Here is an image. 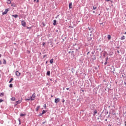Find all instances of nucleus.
Masks as SVG:
<instances>
[{
    "instance_id": "f257e3e1",
    "label": "nucleus",
    "mask_w": 126,
    "mask_h": 126,
    "mask_svg": "<svg viewBox=\"0 0 126 126\" xmlns=\"http://www.w3.org/2000/svg\"><path fill=\"white\" fill-rule=\"evenodd\" d=\"M35 98H36V94L34 93L30 98H26V101H34V100H35Z\"/></svg>"
},
{
    "instance_id": "f03ea898",
    "label": "nucleus",
    "mask_w": 126,
    "mask_h": 126,
    "mask_svg": "<svg viewBox=\"0 0 126 126\" xmlns=\"http://www.w3.org/2000/svg\"><path fill=\"white\" fill-rule=\"evenodd\" d=\"M10 9L9 8H7L5 9V10L2 12V15H4L5 14H6L7 13V12H8V11H9Z\"/></svg>"
},
{
    "instance_id": "7ed1b4c3",
    "label": "nucleus",
    "mask_w": 126,
    "mask_h": 126,
    "mask_svg": "<svg viewBox=\"0 0 126 126\" xmlns=\"http://www.w3.org/2000/svg\"><path fill=\"white\" fill-rule=\"evenodd\" d=\"M60 101H61V99H60V98H56L55 99V103L56 104H58L59 102H60Z\"/></svg>"
},
{
    "instance_id": "20e7f679",
    "label": "nucleus",
    "mask_w": 126,
    "mask_h": 126,
    "mask_svg": "<svg viewBox=\"0 0 126 126\" xmlns=\"http://www.w3.org/2000/svg\"><path fill=\"white\" fill-rule=\"evenodd\" d=\"M77 48L74 47V49H75L76 51H77V52H79V50H80V48H81L80 46H79V45L78 44H77Z\"/></svg>"
},
{
    "instance_id": "39448f33",
    "label": "nucleus",
    "mask_w": 126,
    "mask_h": 126,
    "mask_svg": "<svg viewBox=\"0 0 126 126\" xmlns=\"http://www.w3.org/2000/svg\"><path fill=\"white\" fill-rule=\"evenodd\" d=\"M21 23L22 26H23L24 27H25V26H26V22H25L24 21H22Z\"/></svg>"
},
{
    "instance_id": "423d86ee",
    "label": "nucleus",
    "mask_w": 126,
    "mask_h": 126,
    "mask_svg": "<svg viewBox=\"0 0 126 126\" xmlns=\"http://www.w3.org/2000/svg\"><path fill=\"white\" fill-rule=\"evenodd\" d=\"M95 107V104H92V105H91L90 108H91V110H94Z\"/></svg>"
},
{
    "instance_id": "0eeeda50",
    "label": "nucleus",
    "mask_w": 126,
    "mask_h": 126,
    "mask_svg": "<svg viewBox=\"0 0 126 126\" xmlns=\"http://www.w3.org/2000/svg\"><path fill=\"white\" fill-rule=\"evenodd\" d=\"M22 102V100H19L17 101L15 106H16L17 105H18V104H20V103H21Z\"/></svg>"
},
{
    "instance_id": "6e6552de",
    "label": "nucleus",
    "mask_w": 126,
    "mask_h": 126,
    "mask_svg": "<svg viewBox=\"0 0 126 126\" xmlns=\"http://www.w3.org/2000/svg\"><path fill=\"white\" fill-rule=\"evenodd\" d=\"M16 75L17 76H20V72H19L18 71H16Z\"/></svg>"
},
{
    "instance_id": "1a4fd4ad",
    "label": "nucleus",
    "mask_w": 126,
    "mask_h": 126,
    "mask_svg": "<svg viewBox=\"0 0 126 126\" xmlns=\"http://www.w3.org/2000/svg\"><path fill=\"white\" fill-rule=\"evenodd\" d=\"M69 8L70 9V8H72V3L70 2L69 3Z\"/></svg>"
},
{
    "instance_id": "9d476101",
    "label": "nucleus",
    "mask_w": 126,
    "mask_h": 126,
    "mask_svg": "<svg viewBox=\"0 0 126 126\" xmlns=\"http://www.w3.org/2000/svg\"><path fill=\"white\" fill-rule=\"evenodd\" d=\"M12 16L13 17H14L15 18H17V17H18V15L17 14L12 15Z\"/></svg>"
},
{
    "instance_id": "9b49d317",
    "label": "nucleus",
    "mask_w": 126,
    "mask_h": 126,
    "mask_svg": "<svg viewBox=\"0 0 126 126\" xmlns=\"http://www.w3.org/2000/svg\"><path fill=\"white\" fill-rule=\"evenodd\" d=\"M40 107H41V106H37V107L36 108V109H35V111H36V112H38V111H39V109H40Z\"/></svg>"
},
{
    "instance_id": "f8f14e48",
    "label": "nucleus",
    "mask_w": 126,
    "mask_h": 126,
    "mask_svg": "<svg viewBox=\"0 0 126 126\" xmlns=\"http://www.w3.org/2000/svg\"><path fill=\"white\" fill-rule=\"evenodd\" d=\"M53 25H57V20H54V21H53Z\"/></svg>"
},
{
    "instance_id": "ddd939ff",
    "label": "nucleus",
    "mask_w": 126,
    "mask_h": 126,
    "mask_svg": "<svg viewBox=\"0 0 126 126\" xmlns=\"http://www.w3.org/2000/svg\"><path fill=\"white\" fill-rule=\"evenodd\" d=\"M7 3L10 4L11 3V0H7Z\"/></svg>"
},
{
    "instance_id": "4468645a",
    "label": "nucleus",
    "mask_w": 126,
    "mask_h": 126,
    "mask_svg": "<svg viewBox=\"0 0 126 126\" xmlns=\"http://www.w3.org/2000/svg\"><path fill=\"white\" fill-rule=\"evenodd\" d=\"M89 28V30L90 31H91V33H92L93 32H92V31H93V28Z\"/></svg>"
},
{
    "instance_id": "2eb2a0df",
    "label": "nucleus",
    "mask_w": 126,
    "mask_h": 126,
    "mask_svg": "<svg viewBox=\"0 0 126 126\" xmlns=\"http://www.w3.org/2000/svg\"><path fill=\"white\" fill-rule=\"evenodd\" d=\"M3 64H6V61L5 60V59L3 60Z\"/></svg>"
},
{
    "instance_id": "dca6fc26",
    "label": "nucleus",
    "mask_w": 126,
    "mask_h": 126,
    "mask_svg": "<svg viewBox=\"0 0 126 126\" xmlns=\"http://www.w3.org/2000/svg\"><path fill=\"white\" fill-rule=\"evenodd\" d=\"M46 113H47V110H43L42 111V114L44 115V114H46Z\"/></svg>"
},
{
    "instance_id": "f3484780",
    "label": "nucleus",
    "mask_w": 126,
    "mask_h": 126,
    "mask_svg": "<svg viewBox=\"0 0 126 126\" xmlns=\"http://www.w3.org/2000/svg\"><path fill=\"white\" fill-rule=\"evenodd\" d=\"M51 74V72L50 71H48L47 72V75L48 76H50V75Z\"/></svg>"
},
{
    "instance_id": "a211bd4d",
    "label": "nucleus",
    "mask_w": 126,
    "mask_h": 126,
    "mask_svg": "<svg viewBox=\"0 0 126 126\" xmlns=\"http://www.w3.org/2000/svg\"><path fill=\"white\" fill-rule=\"evenodd\" d=\"M20 116V117H24V116H26V114L21 113Z\"/></svg>"
},
{
    "instance_id": "6ab92c4d",
    "label": "nucleus",
    "mask_w": 126,
    "mask_h": 126,
    "mask_svg": "<svg viewBox=\"0 0 126 126\" xmlns=\"http://www.w3.org/2000/svg\"><path fill=\"white\" fill-rule=\"evenodd\" d=\"M4 95V93H0V97L3 96Z\"/></svg>"
},
{
    "instance_id": "aec40b11",
    "label": "nucleus",
    "mask_w": 126,
    "mask_h": 126,
    "mask_svg": "<svg viewBox=\"0 0 126 126\" xmlns=\"http://www.w3.org/2000/svg\"><path fill=\"white\" fill-rule=\"evenodd\" d=\"M111 35L110 34H108L107 35V38L110 40L111 39Z\"/></svg>"
},
{
    "instance_id": "412c9836",
    "label": "nucleus",
    "mask_w": 126,
    "mask_h": 126,
    "mask_svg": "<svg viewBox=\"0 0 126 126\" xmlns=\"http://www.w3.org/2000/svg\"><path fill=\"white\" fill-rule=\"evenodd\" d=\"M121 40H125V39H126V37L123 35L122 37H121Z\"/></svg>"
},
{
    "instance_id": "4be33fe9",
    "label": "nucleus",
    "mask_w": 126,
    "mask_h": 126,
    "mask_svg": "<svg viewBox=\"0 0 126 126\" xmlns=\"http://www.w3.org/2000/svg\"><path fill=\"white\" fill-rule=\"evenodd\" d=\"M50 63H54V59H51L50 61Z\"/></svg>"
},
{
    "instance_id": "5701e85b",
    "label": "nucleus",
    "mask_w": 126,
    "mask_h": 126,
    "mask_svg": "<svg viewBox=\"0 0 126 126\" xmlns=\"http://www.w3.org/2000/svg\"><path fill=\"white\" fill-rule=\"evenodd\" d=\"M13 81V78H11L10 81H9V83H11V82H12Z\"/></svg>"
},
{
    "instance_id": "b1692460",
    "label": "nucleus",
    "mask_w": 126,
    "mask_h": 126,
    "mask_svg": "<svg viewBox=\"0 0 126 126\" xmlns=\"http://www.w3.org/2000/svg\"><path fill=\"white\" fill-rule=\"evenodd\" d=\"M11 100H12V101H15V97H12L11 98Z\"/></svg>"
},
{
    "instance_id": "393cba45",
    "label": "nucleus",
    "mask_w": 126,
    "mask_h": 126,
    "mask_svg": "<svg viewBox=\"0 0 126 126\" xmlns=\"http://www.w3.org/2000/svg\"><path fill=\"white\" fill-rule=\"evenodd\" d=\"M13 86V85L12 84H10L9 85L10 88H12Z\"/></svg>"
},
{
    "instance_id": "a878e982",
    "label": "nucleus",
    "mask_w": 126,
    "mask_h": 126,
    "mask_svg": "<svg viewBox=\"0 0 126 126\" xmlns=\"http://www.w3.org/2000/svg\"><path fill=\"white\" fill-rule=\"evenodd\" d=\"M94 114H97V110L95 109V110H94Z\"/></svg>"
},
{
    "instance_id": "bb28decb",
    "label": "nucleus",
    "mask_w": 126,
    "mask_h": 126,
    "mask_svg": "<svg viewBox=\"0 0 126 126\" xmlns=\"http://www.w3.org/2000/svg\"><path fill=\"white\" fill-rule=\"evenodd\" d=\"M18 121L19 122V125H21V122L20 121V119H18Z\"/></svg>"
},
{
    "instance_id": "cd10ccee",
    "label": "nucleus",
    "mask_w": 126,
    "mask_h": 126,
    "mask_svg": "<svg viewBox=\"0 0 126 126\" xmlns=\"http://www.w3.org/2000/svg\"><path fill=\"white\" fill-rule=\"evenodd\" d=\"M11 6H13V7H15V5H14V4H11Z\"/></svg>"
},
{
    "instance_id": "c85d7f7f",
    "label": "nucleus",
    "mask_w": 126,
    "mask_h": 126,
    "mask_svg": "<svg viewBox=\"0 0 126 126\" xmlns=\"http://www.w3.org/2000/svg\"><path fill=\"white\" fill-rule=\"evenodd\" d=\"M43 107L45 109H46V108L47 107V105H46V104H44Z\"/></svg>"
},
{
    "instance_id": "c756f323",
    "label": "nucleus",
    "mask_w": 126,
    "mask_h": 126,
    "mask_svg": "<svg viewBox=\"0 0 126 126\" xmlns=\"http://www.w3.org/2000/svg\"><path fill=\"white\" fill-rule=\"evenodd\" d=\"M96 8H97V7L93 6V9L94 10H95V9H96Z\"/></svg>"
},
{
    "instance_id": "7c9ffc66",
    "label": "nucleus",
    "mask_w": 126,
    "mask_h": 126,
    "mask_svg": "<svg viewBox=\"0 0 126 126\" xmlns=\"http://www.w3.org/2000/svg\"><path fill=\"white\" fill-rule=\"evenodd\" d=\"M43 115V113H40L39 114L38 116L39 117H40V116H42Z\"/></svg>"
},
{
    "instance_id": "2f4dec72",
    "label": "nucleus",
    "mask_w": 126,
    "mask_h": 126,
    "mask_svg": "<svg viewBox=\"0 0 126 126\" xmlns=\"http://www.w3.org/2000/svg\"><path fill=\"white\" fill-rule=\"evenodd\" d=\"M64 102H65L64 99H62V103H63Z\"/></svg>"
},
{
    "instance_id": "473e14b6",
    "label": "nucleus",
    "mask_w": 126,
    "mask_h": 126,
    "mask_svg": "<svg viewBox=\"0 0 126 126\" xmlns=\"http://www.w3.org/2000/svg\"><path fill=\"white\" fill-rule=\"evenodd\" d=\"M77 44L75 43L73 45V47H75V46H77Z\"/></svg>"
},
{
    "instance_id": "72a5a7b5",
    "label": "nucleus",
    "mask_w": 126,
    "mask_h": 126,
    "mask_svg": "<svg viewBox=\"0 0 126 126\" xmlns=\"http://www.w3.org/2000/svg\"><path fill=\"white\" fill-rule=\"evenodd\" d=\"M46 57H47V55H43V59H45V58H46Z\"/></svg>"
},
{
    "instance_id": "f704fd0d",
    "label": "nucleus",
    "mask_w": 126,
    "mask_h": 126,
    "mask_svg": "<svg viewBox=\"0 0 126 126\" xmlns=\"http://www.w3.org/2000/svg\"><path fill=\"white\" fill-rule=\"evenodd\" d=\"M107 63H108V62L106 61V62L104 63V65H106Z\"/></svg>"
},
{
    "instance_id": "c9c22d12",
    "label": "nucleus",
    "mask_w": 126,
    "mask_h": 126,
    "mask_svg": "<svg viewBox=\"0 0 126 126\" xmlns=\"http://www.w3.org/2000/svg\"><path fill=\"white\" fill-rule=\"evenodd\" d=\"M1 102H3V100H2V99H0V103H1Z\"/></svg>"
},
{
    "instance_id": "e433bc0d",
    "label": "nucleus",
    "mask_w": 126,
    "mask_h": 126,
    "mask_svg": "<svg viewBox=\"0 0 126 126\" xmlns=\"http://www.w3.org/2000/svg\"><path fill=\"white\" fill-rule=\"evenodd\" d=\"M105 56H106V54L103 53V57H104V58H105Z\"/></svg>"
},
{
    "instance_id": "4c0bfd02",
    "label": "nucleus",
    "mask_w": 126,
    "mask_h": 126,
    "mask_svg": "<svg viewBox=\"0 0 126 126\" xmlns=\"http://www.w3.org/2000/svg\"><path fill=\"white\" fill-rule=\"evenodd\" d=\"M112 114H113L114 116H115V115H116V113H115V112H113V113H112Z\"/></svg>"
},
{
    "instance_id": "58836bf2",
    "label": "nucleus",
    "mask_w": 126,
    "mask_h": 126,
    "mask_svg": "<svg viewBox=\"0 0 126 126\" xmlns=\"http://www.w3.org/2000/svg\"><path fill=\"white\" fill-rule=\"evenodd\" d=\"M105 61H106V62H108V57H107V58H106Z\"/></svg>"
},
{
    "instance_id": "ea45409f",
    "label": "nucleus",
    "mask_w": 126,
    "mask_h": 126,
    "mask_svg": "<svg viewBox=\"0 0 126 126\" xmlns=\"http://www.w3.org/2000/svg\"><path fill=\"white\" fill-rule=\"evenodd\" d=\"M46 124V122H42V124H43V125H44V124Z\"/></svg>"
},
{
    "instance_id": "a19ab883",
    "label": "nucleus",
    "mask_w": 126,
    "mask_h": 126,
    "mask_svg": "<svg viewBox=\"0 0 126 126\" xmlns=\"http://www.w3.org/2000/svg\"><path fill=\"white\" fill-rule=\"evenodd\" d=\"M66 90H69V88H66Z\"/></svg>"
},
{
    "instance_id": "79ce46f5",
    "label": "nucleus",
    "mask_w": 126,
    "mask_h": 126,
    "mask_svg": "<svg viewBox=\"0 0 126 126\" xmlns=\"http://www.w3.org/2000/svg\"><path fill=\"white\" fill-rule=\"evenodd\" d=\"M49 80H50V81H53V80L51 78L49 79Z\"/></svg>"
},
{
    "instance_id": "37998d69",
    "label": "nucleus",
    "mask_w": 126,
    "mask_h": 126,
    "mask_svg": "<svg viewBox=\"0 0 126 126\" xmlns=\"http://www.w3.org/2000/svg\"><path fill=\"white\" fill-rule=\"evenodd\" d=\"M90 53V51H89L88 53H87V55H89V53Z\"/></svg>"
},
{
    "instance_id": "c03bdc74",
    "label": "nucleus",
    "mask_w": 126,
    "mask_h": 126,
    "mask_svg": "<svg viewBox=\"0 0 126 126\" xmlns=\"http://www.w3.org/2000/svg\"><path fill=\"white\" fill-rule=\"evenodd\" d=\"M56 32H59V30H56Z\"/></svg>"
},
{
    "instance_id": "a18cd8bd",
    "label": "nucleus",
    "mask_w": 126,
    "mask_h": 126,
    "mask_svg": "<svg viewBox=\"0 0 126 126\" xmlns=\"http://www.w3.org/2000/svg\"><path fill=\"white\" fill-rule=\"evenodd\" d=\"M50 85V83H47V85Z\"/></svg>"
},
{
    "instance_id": "49530a36",
    "label": "nucleus",
    "mask_w": 126,
    "mask_h": 126,
    "mask_svg": "<svg viewBox=\"0 0 126 126\" xmlns=\"http://www.w3.org/2000/svg\"><path fill=\"white\" fill-rule=\"evenodd\" d=\"M117 53H118V54H120V51H119V50H118Z\"/></svg>"
},
{
    "instance_id": "de8ad7c7",
    "label": "nucleus",
    "mask_w": 126,
    "mask_h": 126,
    "mask_svg": "<svg viewBox=\"0 0 126 126\" xmlns=\"http://www.w3.org/2000/svg\"><path fill=\"white\" fill-rule=\"evenodd\" d=\"M45 44H46L45 42H43V46H44V45H45Z\"/></svg>"
},
{
    "instance_id": "09e8293b",
    "label": "nucleus",
    "mask_w": 126,
    "mask_h": 126,
    "mask_svg": "<svg viewBox=\"0 0 126 126\" xmlns=\"http://www.w3.org/2000/svg\"><path fill=\"white\" fill-rule=\"evenodd\" d=\"M106 1H110V0H105Z\"/></svg>"
},
{
    "instance_id": "8fccbe9b",
    "label": "nucleus",
    "mask_w": 126,
    "mask_h": 126,
    "mask_svg": "<svg viewBox=\"0 0 126 126\" xmlns=\"http://www.w3.org/2000/svg\"><path fill=\"white\" fill-rule=\"evenodd\" d=\"M0 64H1V61H0Z\"/></svg>"
},
{
    "instance_id": "3c124183",
    "label": "nucleus",
    "mask_w": 126,
    "mask_h": 126,
    "mask_svg": "<svg viewBox=\"0 0 126 126\" xmlns=\"http://www.w3.org/2000/svg\"><path fill=\"white\" fill-rule=\"evenodd\" d=\"M70 53H71V51H69V52H68V54H70Z\"/></svg>"
},
{
    "instance_id": "603ef678",
    "label": "nucleus",
    "mask_w": 126,
    "mask_h": 126,
    "mask_svg": "<svg viewBox=\"0 0 126 126\" xmlns=\"http://www.w3.org/2000/svg\"><path fill=\"white\" fill-rule=\"evenodd\" d=\"M36 2H39V0H37Z\"/></svg>"
},
{
    "instance_id": "864d4df0",
    "label": "nucleus",
    "mask_w": 126,
    "mask_h": 126,
    "mask_svg": "<svg viewBox=\"0 0 126 126\" xmlns=\"http://www.w3.org/2000/svg\"><path fill=\"white\" fill-rule=\"evenodd\" d=\"M93 13H95V11H93Z\"/></svg>"
},
{
    "instance_id": "5fc2aeb1",
    "label": "nucleus",
    "mask_w": 126,
    "mask_h": 126,
    "mask_svg": "<svg viewBox=\"0 0 126 126\" xmlns=\"http://www.w3.org/2000/svg\"><path fill=\"white\" fill-rule=\"evenodd\" d=\"M89 40H92V38L90 37V38L89 39Z\"/></svg>"
},
{
    "instance_id": "6e6d98bb",
    "label": "nucleus",
    "mask_w": 126,
    "mask_h": 126,
    "mask_svg": "<svg viewBox=\"0 0 126 126\" xmlns=\"http://www.w3.org/2000/svg\"><path fill=\"white\" fill-rule=\"evenodd\" d=\"M125 126H126V121L125 122Z\"/></svg>"
},
{
    "instance_id": "4d7b16f0",
    "label": "nucleus",
    "mask_w": 126,
    "mask_h": 126,
    "mask_svg": "<svg viewBox=\"0 0 126 126\" xmlns=\"http://www.w3.org/2000/svg\"><path fill=\"white\" fill-rule=\"evenodd\" d=\"M108 126H112V125H111L110 124H109Z\"/></svg>"
},
{
    "instance_id": "13d9d810",
    "label": "nucleus",
    "mask_w": 126,
    "mask_h": 126,
    "mask_svg": "<svg viewBox=\"0 0 126 126\" xmlns=\"http://www.w3.org/2000/svg\"><path fill=\"white\" fill-rule=\"evenodd\" d=\"M0 58H1V54H0Z\"/></svg>"
},
{
    "instance_id": "bf43d9fd",
    "label": "nucleus",
    "mask_w": 126,
    "mask_h": 126,
    "mask_svg": "<svg viewBox=\"0 0 126 126\" xmlns=\"http://www.w3.org/2000/svg\"><path fill=\"white\" fill-rule=\"evenodd\" d=\"M82 92H84V90H82Z\"/></svg>"
},
{
    "instance_id": "052dcab7",
    "label": "nucleus",
    "mask_w": 126,
    "mask_h": 126,
    "mask_svg": "<svg viewBox=\"0 0 126 126\" xmlns=\"http://www.w3.org/2000/svg\"><path fill=\"white\" fill-rule=\"evenodd\" d=\"M113 113H115V110H113Z\"/></svg>"
},
{
    "instance_id": "680f3d73",
    "label": "nucleus",
    "mask_w": 126,
    "mask_h": 126,
    "mask_svg": "<svg viewBox=\"0 0 126 126\" xmlns=\"http://www.w3.org/2000/svg\"><path fill=\"white\" fill-rule=\"evenodd\" d=\"M95 115H96V114L94 113L93 116H95Z\"/></svg>"
},
{
    "instance_id": "e2e57ef3",
    "label": "nucleus",
    "mask_w": 126,
    "mask_h": 126,
    "mask_svg": "<svg viewBox=\"0 0 126 126\" xmlns=\"http://www.w3.org/2000/svg\"><path fill=\"white\" fill-rule=\"evenodd\" d=\"M46 63H48V61H46Z\"/></svg>"
},
{
    "instance_id": "0e129e2a",
    "label": "nucleus",
    "mask_w": 126,
    "mask_h": 126,
    "mask_svg": "<svg viewBox=\"0 0 126 126\" xmlns=\"http://www.w3.org/2000/svg\"><path fill=\"white\" fill-rule=\"evenodd\" d=\"M71 53H72V54L73 53H74V51H72V52H71Z\"/></svg>"
},
{
    "instance_id": "69168bd1",
    "label": "nucleus",
    "mask_w": 126,
    "mask_h": 126,
    "mask_svg": "<svg viewBox=\"0 0 126 126\" xmlns=\"http://www.w3.org/2000/svg\"><path fill=\"white\" fill-rule=\"evenodd\" d=\"M107 121H108V120H107V119H105V122H107Z\"/></svg>"
},
{
    "instance_id": "338daca9",
    "label": "nucleus",
    "mask_w": 126,
    "mask_h": 126,
    "mask_svg": "<svg viewBox=\"0 0 126 126\" xmlns=\"http://www.w3.org/2000/svg\"><path fill=\"white\" fill-rule=\"evenodd\" d=\"M51 98H53V95H51Z\"/></svg>"
},
{
    "instance_id": "774afa93",
    "label": "nucleus",
    "mask_w": 126,
    "mask_h": 126,
    "mask_svg": "<svg viewBox=\"0 0 126 126\" xmlns=\"http://www.w3.org/2000/svg\"><path fill=\"white\" fill-rule=\"evenodd\" d=\"M124 34H126V32L124 33Z\"/></svg>"
}]
</instances>
